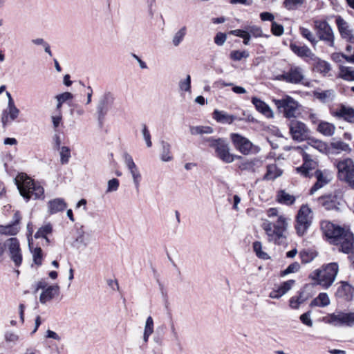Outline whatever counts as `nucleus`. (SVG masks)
Segmentation results:
<instances>
[{
  "mask_svg": "<svg viewBox=\"0 0 354 354\" xmlns=\"http://www.w3.org/2000/svg\"><path fill=\"white\" fill-rule=\"evenodd\" d=\"M267 218H262L261 227L269 243L275 245L283 243L287 239L289 218L277 208L270 207L266 210Z\"/></svg>",
  "mask_w": 354,
  "mask_h": 354,
  "instance_id": "1",
  "label": "nucleus"
},
{
  "mask_svg": "<svg viewBox=\"0 0 354 354\" xmlns=\"http://www.w3.org/2000/svg\"><path fill=\"white\" fill-rule=\"evenodd\" d=\"M15 183L21 195L27 200L44 198L43 187L35 183L26 174H19L15 178Z\"/></svg>",
  "mask_w": 354,
  "mask_h": 354,
  "instance_id": "2",
  "label": "nucleus"
},
{
  "mask_svg": "<svg viewBox=\"0 0 354 354\" xmlns=\"http://www.w3.org/2000/svg\"><path fill=\"white\" fill-rule=\"evenodd\" d=\"M338 270L339 266L337 263H330L313 271L311 277L317 284L324 288H328L334 282Z\"/></svg>",
  "mask_w": 354,
  "mask_h": 354,
  "instance_id": "3",
  "label": "nucleus"
},
{
  "mask_svg": "<svg viewBox=\"0 0 354 354\" xmlns=\"http://www.w3.org/2000/svg\"><path fill=\"white\" fill-rule=\"evenodd\" d=\"M334 167L337 169V178L354 189V160L348 157L335 160Z\"/></svg>",
  "mask_w": 354,
  "mask_h": 354,
  "instance_id": "4",
  "label": "nucleus"
},
{
  "mask_svg": "<svg viewBox=\"0 0 354 354\" xmlns=\"http://www.w3.org/2000/svg\"><path fill=\"white\" fill-rule=\"evenodd\" d=\"M203 141L207 143L209 147L214 149L216 156L225 163H231L236 159L241 158V156L230 152L228 144L222 138H207Z\"/></svg>",
  "mask_w": 354,
  "mask_h": 354,
  "instance_id": "5",
  "label": "nucleus"
},
{
  "mask_svg": "<svg viewBox=\"0 0 354 354\" xmlns=\"http://www.w3.org/2000/svg\"><path fill=\"white\" fill-rule=\"evenodd\" d=\"M313 212L308 205H302L295 217V229L299 236H303L310 227Z\"/></svg>",
  "mask_w": 354,
  "mask_h": 354,
  "instance_id": "6",
  "label": "nucleus"
},
{
  "mask_svg": "<svg viewBox=\"0 0 354 354\" xmlns=\"http://www.w3.org/2000/svg\"><path fill=\"white\" fill-rule=\"evenodd\" d=\"M273 102L281 113L287 118H296L299 114V104L292 97L286 95L280 100H273Z\"/></svg>",
  "mask_w": 354,
  "mask_h": 354,
  "instance_id": "7",
  "label": "nucleus"
},
{
  "mask_svg": "<svg viewBox=\"0 0 354 354\" xmlns=\"http://www.w3.org/2000/svg\"><path fill=\"white\" fill-rule=\"evenodd\" d=\"M324 321L335 326H354V311H335L324 317Z\"/></svg>",
  "mask_w": 354,
  "mask_h": 354,
  "instance_id": "8",
  "label": "nucleus"
},
{
  "mask_svg": "<svg viewBox=\"0 0 354 354\" xmlns=\"http://www.w3.org/2000/svg\"><path fill=\"white\" fill-rule=\"evenodd\" d=\"M230 138L234 147L242 154L257 153L260 147L253 145L247 138L239 133H231Z\"/></svg>",
  "mask_w": 354,
  "mask_h": 354,
  "instance_id": "9",
  "label": "nucleus"
},
{
  "mask_svg": "<svg viewBox=\"0 0 354 354\" xmlns=\"http://www.w3.org/2000/svg\"><path fill=\"white\" fill-rule=\"evenodd\" d=\"M314 27L320 40L329 46H334V33L330 26L324 20H315Z\"/></svg>",
  "mask_w": 354,
  "mask_h": 354,
  "instance_id": "10",
  "label": "nucleus"
},
{
  "mask_svg": "<svg viewBox=\"0 0 354 354\" xmlns=\"http://www.w3.org/2000/svg\"><path fill=\"white\" fill-rule=\"evenodd\" d=\"M289 128L290 133L294 140L302 142L309 139L310 131L305 123L292 120L290 122Z\"/></svg>",
  "mask_w": 354,
  "mask_h": 354,
  "instance_id": "11",
  "label": "nucleus"
},
{
  "mask_svg": "<svg viewBox=\"0 0 354 354\" xmlns=\"http://www.w3.org/2000/svg\"><path fill=\"white\" fill-rule=\"evenodd\" d=\"M122 159L129 172L131 174L134 187L137 192H139L140 183L142 180L141 172L133 161L132 156L127 152L122 154Z\"/></svg>",
  "mask_w": 354,
  "mask_h": 354,
  "instance_id": "12",
  "label": "nucleus"
},
{
  "mask_svg": "<svg viewBox=\"0 0 354 354\" xmlns=\"http://www.w3.org/2000/svg\"><path fill=\"white\" fill-rule=\"evenodd\" d=\"M39 289L43 290L39 297V301L41 304H46L59 295L60 288L57 284L48 286L45 281H40L37 283L36 291Z\"/></svg>",
  "mask_w": 354,
  "mask_h": 354,
  "instance_id": "13",
  "label": "nucleus"
},
{
  "mask_svg": "<svg viewBox=\"0 0 354 354\" xmlns=\"http://www.w3.org/2000/svg\"><path fill=\"white\" fill-rule=\"evenodd\" d=\"M5 245L8 248V255L16 267H19L23 261L19 243L16 238H10L7 240Z\"/></svg>",
  "mask_w": 354,
  "mask_h": 354,
  "instance_id": "14",
  "label": "nucleus"
},
{
  "mask_svg": "<svg viewBox=\"0 0 354 354\" xmlns=\"http://www.w3.org/2000/svg\"><path fill=\"white\" fill-rule=\"evenodd\" d=\"M333 243L338 245L339 247V250L344 253L349 254L353 252L354 237L353 234L348 230H344Z\"/></svg>",
  "mask_w": 354,
  "mask_h": 354,
  "instance_id": "15",
  "label": "nucleus"
},
{
  "mask_svg": "<svg viewBox=\"0 0 354 354\" xmlns=\"http://www.w3.org/2000/svg\"><path fill=\"white\" fill-rule=\"evenodd\" d=\"M315 176L317 181L310 190V194L328 184L333 178V173L328 169H317L315 171Z\"/></svg>",
  "mask_w": 354,
  "mask_h": 354,
  "instance_id": "16",
  "label": "nucleus"
},
{
  "mask_svg": "<svg viewBox=\"0 0 354 354\" xmlns=\"http://www.w3.org/2000/svg\"><path fill=\"white\" fill-rule=\"evenodd\" d=\"M238 168L241 171H248L250 173H256L259 168L263 166V160L259 158H241L238 159Z\"/></svg>",
  "mask_w": 354,
  "mask_h": 354,
  "instance_id": "17",
  "label": "nucleus"
},
{
  "mask_svg": "<svg viewBox=\"0 0 354 354\" xmlns=\"http://www.w3.org/2000/svg\"><path fill=\"white\" fill-rule=\"evenodd\" d=\"M297 149L302 152L304 162L301 166L296 168V171L304 177H310V171L317 168V162L313 160L309 154L304 152L301 147Z\"/></svg>",
  "mask_w": 354,
  "mask_h": 354,
  "instance_id": "18",
  "label": "nucleus"
},
{
  "mask_svg": "<svg viewBox=\"0 0 354 354\" xmlns=\"http://www.w3.org/2000/svg\"><path fill=\"white\" fill-rule=\"evenodd\" d=\"M335 23L342 38L347 41L353 42L354 41L353 30L349 24L341 16L336 17Z\"/></svg>",
  "mask_w": 354,
  "mask_h": 354,
  "instance_id": "19",
  "label": "nucleus"
},
{
  "mask_svg": "<svg viewBox=\"0 0 354 354\" xmlns=\"http://www.w3.org/2000/svg\"><path fill=\"white\" fill-rule=\"evenodd\" d=\"M320 229L323 234L328 239L332 240V242L338 237L339 234L344 230V229L335 225L328 221H322L320 222Z\"/></svg>",
  "mask_w": 354,
  "mask_h": 354,
  "instance_id": "20",
  "label": "nucleus"
},
{
  "mask_svg": "<svg viewBox=\"0 0 354 354\" xmlns=\"http://www.w3.org/2000/svg\"><path fill=\"white\" fill-rule=\"evenodd\" d=\"M114 97L110 92L104 93L99 99L97 104V113L99 119H103L109 111V106L113 103Z\"/></svg>",
  "mask_w": 354,
  "mask_h": 354,
  "instance_id": "21",
  "label": "nucleus"
},
{
  "mask_svg": "<svg viewBox=\"0 0 354 354\" xmlns=\"http://www.w3.org/2000/svg\"><path fill=\"white\" fill-rule=\"evenodd\" d=\"M332 115L339 119H343L349 123H354V109L342 104L332 112Z\"/></svg>",
  "mask_w": 354,
  "mask_h": 354,
  "instance_id": "22",
  "label": "nucleus"
},
{
  "mask_svg": "<svg viewBox=\"0 0 354 354\" xmlns=\"http://www.w3.org/2000/svg\"><path fill=\"white\" fill-rule=\"evenodd\" d=\"M159 158L163 162H171L174 159L171 145L165 140H160Z\"/></svg>",
  "mask_w": 354,
  "mask_h": 354,
  "instance_id": "23",
  "label": "nucleus"
},
{
  "mask_svg": "<svg viewBox=\"0 0 354 354\" xmlns=\"http://www.w3.org/2000/svg\"><path fill=\"white\" fill-rule=\"evenodd\" d=\"M330 149L332 150V152L335 154L341 153L348 154L352 151V149L349 144L337 138H333L332 140L330 143Z\"/></svg>",
  "mask_w": 354,
  "mask_h": 354,
  "instance_id": "24",
  "label": "nucleus"
},
{
  "mask_svg": "<svg viewBox=\"0 0 354 354\" xmlns=\"http://www.w3.org/2000/svg\"><path fill=\"white\" fill-rule=\"evenodd\" d=\"M313 65V71L323 75H326L330 71V65L328 62L317 57L315 55L309 62Z\"/></svg>",
  "mask_w": 354,
  "mask_h": 354,
  "instance_id": "25",
  "label": "nucleus"
},
{
  "mask_svg": "<svg viewBox=\"0 0 354 354\" xmlns=\"http://www.w3.org/2000/svg\"><path fill=\"white\" fill-rule=\"evenodd\" d=\"M304 77L303 69L299 66H292L286 72L288 83L299 84Z\"/></svg>",
  "mask_w": 354,
  "mask_h": 354,
  "instance_id": "26",
  "label": "nucleus"
},
{
  "mask_svg": "<svg viewBox=\"0 0 354 354\" xmlns=\"http://www.w3.org/2000/svg\"><path fill=\"white\" fill-rule=\"evenodd\" d=\"M294 283V280H288L282 283L277 289L270 292L269 297L272 299H279L292 288Z\"/></svg>",
  "mask_w": 354,
  "mask_h": 354,
  "instance_id": "27",
  "label": "nucleus"
},
{
  "mask_svg": "<svg viewBox=\"0 0 354 354\" xmlns=\"http://www.w3.org/2000/svg\"><path fill=\"white\" fill-rule=\"evenodd\" d=\"M290 48L297 56L307 58L308 62L314 57L315 54L306 46H298L296 44H290Z\"/></svg>",
  "mask_w": 354,
  "mask_h": 354,
  "instance_id": "28",
  "label": "nucleus"
},
{
  "mask_svg": "<svg viewBox=\"0 0 354 354\" xmlns=\"http://www.w3.org/2000/svg\"><path fill=\"white\" fill-rule=\"evenodd\" d=\"M252 102L256 109L266 118H271L273 117V112L272 109L266 102L256 97H253L252 98Z\"/></svg>",
  "mask_w": 354,
  "mask_h": 354,
  "instance_id": "29",
  "label": "nucleus"
},
{
  "mask_svg": "<svg viewBox=\"0 0 354 354\" xmlns=\"http://www.w3.org/2000/svg\"><path fill=\"white\" fill-rule=\"evenodd\" d=\"M67 207V204L63 198H57L48 203V212L50 214L64 211Z\"/></svg>",
  "mask_w": 354,
  "mask_h": 354,
  "instance_id": "30",
  "label": "nucleus"
},
{
  "mask_svg": "<svg viewBox=\"0 0 354 354\" xmlns=\"http://www.w3.org/2000/svg\"><path fill=\"white\" fill-rule=\"evenodd\" d=\"M336 127L334 124L326 121H321L317 127V131L324 136L330 137L334 135Z\"/></svg>",
  "mask_w": 354,
  "mask_h": 354,
  "instance_id": "31",
  "label": "nucleus"
},
{
  "mask_svg": "<svg viewBox=\"0 0 354 354\" xmlns=\"http://www.w3.org/2000/svg\"><path fill=\"white\" fill-rule=\"evenodd\" d=\"M354 293V288L346 282H342V285L337 290V295L346 300H351Z\"/></svg>",
  "mask_w": 354,
  "mask_h": 354,
  "instance_id": "32",
  "label": "nucleus"
},
{
  "mask_svg": "<svg viewBox=\"0 0 354 354\" xmlns=\"http://www.w3.org/2000/svg\"><path fill=\"white\" fill-rule=\"evenodd\" d=\"M313 95L322 102L326 103L333 100L335 96V92L333 89L325 91L317 90L314 91Z\"/></svg>",
  "mask_w": 354,
  "mask_h": 354,
  "instance_id": "33",
  "label": "nucleus"
},
{
  "mask_svg": "<svg viewBox=\"0 0 354 354\" xmlns=\"http://www.w3.org/2000/svg\"><path fill=\"white\" fill-rule=\"evenodd\" d=\"M213 118L218 122L230 124L235 120L236 117L223 111L215 110L213 113Z\"/></svg>",
  "mask_w": 354,
  "mask_h": 354,
  "instance_id": "34",
  "label": "nucleus"
},
{
  "mask_svg": "<svg viewBox=\"0 0 354 354\" xmlns=\"http://www.w3.org/2000/svg\"><path fill=\"white\" fill-rule=\"evenodd\" d=\"M154 331V322L152 317L149 316L145 324V328L142 335V342L143 345H146L149 339L150 336Z\"/></svg>",
  "mask_w": 354,
  "mask_h": 354,
  "instance_id": "35",
  "label": "nucleus"
},
{
  "mask_svg": "<svg viewBox=\"0 0 354 354\" xmlns=\"http://www.w3.org/2000/svg\"><path fill=\"white\" fill-rule=\"evenodd\" d=\"M283 174L282 169L277 167L275 164L268 165L267 166V171L263 177L266 180H274L277 178L281 176Z\"/></svg>",
  "mask_w": 354,
  "mask_h": 354,
  "instance_id": "36",
  "label": "nucleus"
},
{
  "mask_svg": "<svg viewBox=\"0 0 354 354\" xmlns=\"http://www.w3.org/2000/svg\"><path fill=\"white\" fill-rule=\"evenodd\" d=\"M8 115L2 117V122L3 124H6L9 122V120L11 121L17 119L19 114V109L15 106V102L8 104L7 111Z\"/></svg>",
  "mask_w": 354,
  "mask_h": 354,
  "instance_id": "37",
  "label": "nucleus"
},
{
  "mask_svg": "<svg viewBox=\"0 0 354 354\" xmlns=\"http://www.w3.org/2000/svg\"><path fill=\"white\" fill-rule=\"evenodd\" d=\"M295 197L286 192L285 190H280L277 195V201L283 205H290L295 202Z\"/></svg>",
  "mask_w": 354,
  "mask_h": 354,
  "instance_id": "38",
  "label": "nucleus"
},
{
  "mask_svg": "<svg viewBox=\"0 0 354 354\" xmlns=\"http://www.w3.org/2000/svg\"><path fill=\"white\" fill-rule=\"evenodd\" d=\"M328 295L325 292H322L315 298L310 303V306L326 307L330 304Z\"/></svg>",
  "mask_w": 354,
  "mask_h": 354,
  "instance_id": "39",
  "label": "nucleus"
},
{
  "mask_svg": "<svg viewBox=\"0 0 354 354\" xmlns=\"http://www.w3.org/2000/svg\"><path fill=\"white\" fill-rule=\"evenodd\" d=\"M53 232V226L50 223H46L42 225L41 227L38 229L37 232L35 234V239L44 238L46 239L47 243H49V239L47 236L51 234Z\"/></svg>",
  "mask_w": 354,
  "mask_h": 354,
  "instance_id": "40",
  "label": "nucleus"
},
{
  "mask_svg": "<svg viewBox=\"0 0 354 354\" xmlns=\"http://www.w3.org/2000/svg\"><path fill=\"white\" fill-rule=\"evenodd\" d=\"M55 98L57 101L56 110L60 111L62 104L68 100H71L73 98V95L70 92H64L55 95Z\"/></svg>",
  "mask_w": 354,
  "mask_h": 354,
  "instance_id": "41",
  "label": "nucleus"
},
{
  "mask_svg": "<svg viewBox=\"0 0 354 354\" xmlns=\"http://www.w3.org/2000/svg\"><path fill=\"white\" fill-rule=\"evenodd\" d=\"M306 0H283V6L288 10H296L301 8Z\"/></svg>",
  "mask_w": 354,
  "mask_h": 354,
  "instance_id": "42",
  "label": "nucleus"
},
{
  "mask_svg": "<svg viewBox=\"0 0 354 354\" xmlns=\"http://www.w3.org/2000/svg\"><path fill=\"white\" fill-rule=\"evenodd\" d=\"M339 77L346 81H354V68L342 66L339 70Z\"/></svg>",
  "mask_w": 354,
  "mask_h": 354,
  "instance_id": "43",
  "label": "nucleus"
},
{
  "mask_svg": "<svg viewBox=\"0 0 354 354\" xmlns=\"http://www.w3.org/2000/svg\"><path fill=\"white\" fill-rule=\"evenodd\" d=\"M187 34V27L183 26L181 27L174 35L172 38V44L177 47L178 46L182 41L184 40V38Z\"/></svg>",
  "mask_w": 354,
  "mask_h": 354,
  "instance_id": "44",
  "label": "nucleus"
},
{
  "mask_svg": "<svg viewBox=\"0 0 354 354\" xmlns=\"http://www.w3.org/2000/svg\"><path fill=\"white\" fill-rule=\"evenodd\" d=\"M189 132L192 135L211 134L213 133V129L210 127L205 126H191Z\"/></svg>",
  "mask_w": 354,
  "mask_h": 354,
  "instance_id": "45",
  "label": "nucleus"
},
{
  "mask_svg": "<svg viewBox=\"0 0 354 354\" xmlns=\"http://www.w3.org/2000/svg\"><path fill=\"white\" fill-rule=\"evenodd\" d=\"M230 34L242 38L243 39V42L245 45H248L250 44V34L248 31L246 30V29L233 30L230 32Z\"/></svg>",
  "mask_w": 354,
  "mask_h": 354,
  "instance_id": "46",
  "label": "nucleus"
},
{
  "mask_svg": "<svg viewBox=\"0 0 354 354\" xmlns=\"http://www.w3.org/2000/svg\"><path fill=\"white\" fill-rule=\"evenodd\" d=\"M306 297L300 293L298 296L292 297L290 299V306L293 309H298L301 304H304Z\"/></svg>",
  "mask_w": 354,
  "mask_h": 354,
  "instance_id": "47",
  "label": "nucleus"
},
{
  "mask_svg": "<svg viewBox=\"0 0 354 354\" xmlns=\"http://www.w3.org/2000/svg\"><path fill=\"white\" fill-rule=\"evenodd\" d=\"M250 56L247 50H232L230 53V58L233 61H240L242 59H246Z\"/></svg>",
  "mask_w": 354,
  "mask_h": 354,
  "instance_id": "48",
  "label": "nucleus"
},
{
  "mask_svg": "<svg viewBox=\"0 0 354 354\" xmlns=\"http://www.w3.org/2000/svg\"><path fill=\"white\" fill-rule=\"evenodd\" d=\"M19 231L17 224L0 225V233L7 235H15Z\"/></svg>",
  "mask_w": 354,
  "mask_h": 354,
  "instance_id": "49",
  "label": "nucleus"
},
{
  "mask_svg": "<svg viewBox=\"0 0 354 354\" xmlns=\"http://www.w3.org/2000/svg\"><path fill=\"white\" fill-rule=\"evenodd\" d=\"M59 149L61 163L62 165L67 164L71 158V149L66 146L61 147Z\"/></svg>",
  "mask_w": 354,
  "mask_h": 354,
  "instance_id": "50",
  "label": "nucleus"
},
{
  "mask_svg": "<svg viewBox=\"0 0 354 354\" xmlns=\"http://www.w3.org/2000/svg\"><path fill=\"white\" fill-rule=\"evenodd\" d=\"M253 250L256 255L263 259H268L269 256L266 252L262 251V244L260 241H255L253 243Z\"/></svg>",
  "mask_w": 354,
  "mask_h": 354,
  "instance_id": "51",
  "label": "nucleus"
},
{
  "mask_svg": "<svg viewBox=\"0 0 354 354\" xmlns=\"http://www.w3.org/2000/svg\"><path fill=\"white\" fill-rule=\"evenodd\" d=\"M91 235L88 233H86L82 232L77 238L76 242L79 244L80 246H82L84 248L86 247L91 241Z\"/></svg>",
  "mask_w": 354,
  "mask_h": 354,
  "instance_id": "52",
  "label": "nucleus"
},
{
  "mask_svg": "<svg viewBox=\"0 0 354 354\" xmlns=\"http://www.w3.org/2000/svg\"><path fill=\"white\" fill-rule=\"evenodd\" d=\"M299 32L301 35L308 39L312 44L315 45L317 43V41L314 36L313 33L308 28L301 27L299 28Z\"/></svg>",
  "mask_w": 354,
  "mask_h": 354,
  "instance_id": "53",
  "label": "nucleus"
},
{
  "mask_svg": "<svg viewBox=\"0 0 354 354\" xmlns=\"http://www.w3.org/2000/svg\"><path fill=\"white\" fill-rule=\"evenodd\" d=\"M323 205L328 210L339 209V203H336L335 196L326 198Z\"/></svg>",
  "mask_w": 354,
  "mask_h": 354,
  "instance_id": "54",
  "label": "nucleus"
},
{
  "mask_svg": "<svg viewBox=\"0 0 354 354\" xmlns=\"http://www.w3.org/2000/svg\"><path fill=\"white\" fill-rule=\"evenodd\" d=\"M119 186H120L119 180L117 178H112V179L109 180L107 183V189H106V192L110 193V192H116L118 189Z\"/></svg>",
  "mask_w": 354,
  "mask_h": 354,
  "instance_id": "55",
  "label": "nucleus"
},
{
  "mask_svg": "<svg viewBox=\"0 0 354 354\" xmlns=\"http://www.w3.org/2000/svg\"><path fill=\"white\" fill-rule=\"evenodd\" d=\"M142 134L143 138L146 142L147 147L149 148L152 146V142L151 140L150 132H149L146 124H142Z\"/></svg>",
  "mask_w": 354,
  "mask_h": 354,
  "instance_id": "56",
  "label": "nucleus"
},
{
  "mask_svg": "<svg viewBox=\"0 0 354 354\" xmlns=\"http://www.w3.org/2000/svg\"><path fill=\"white\" fill-rule=\"evenodd\" d=\"M5 340L7 342L16 344L19 340V335L14 331H7L4 335Z\"/></svg>",
  "mask_w": 354,
  "mask_h": 354,
  "instance_id": "57",
  "label": "nucleus"
},
{
  "mask_svg": "<svg viewBox=\"0 0 354 354\" xmlns=\"http://www.w3.org/2000/svg\"><path fill=\"white\" fill-rule=\"evenodd\" d=\"M310 145L320 152H324L326 150V144L319 140H311Z\"/></svg>",
  "mask_w": 354,
  "mask_h": 354,
  "instance_id": "58",
  "label": "nucleus"
},
{
  "mask_svg": "<svg viewBox=\"0 0 354 354\" xmlns=\"http://www.w3.org/2000/svg\"><path fill=\"white\" fill-rule=\"evenodd\" d=\"M246 30L250 34V37H259L262 36V30L261 28L257 26H249L246 28Z\"/></svg>",
  "mask_w": 354,
  "mask_h": 354,
  "instance_id": "59",
  "label": "nucleus"
},
{
  "mask_svg": "<svg viewBox=\"0 0 354 354\" xmlns=\"http://www.w3.org/2000/svg\"><path fill=\"white\" fill-rule=\"evenodd\" d=\"M179 86L182 91H189V92L190 91L191 77L189 75H187L185 80L180 81Z\"/></svg>",
  "mask_w": 354,
  "mask_h": 354,
  "instance_id": "60",
  "label": "nucleus"
},
{
  "mask_svg": "<svg viewBox=\"0 0 354 354\" xmlns=\"http://www.w3.org/2000/svg\"><path fill=\"white\" fill-rule=\"evenodd\" d=\"M33 261L37 265L41 264L42 251L40 248H35L32 251Z\"/></svg>",
  "mask_w": 354,
  "mask_h": 354,
  "instance_id": "61",
  "label": "nucleus"
},
{
  "mask_svg": "<svg viewBox=\"0 0 354 354\" xmlns=\"http://www.w3.org/2000/svg\"><path fill=\"white\" fill-rule=\"evenodd\" d=\"M227 39V35L223 32H218L214 38V43L219 46H223Z\"/></svg>",
  "mask_w": 354,
  "mask_h": 354,
  "instance_id": "62",
  "label": "nucleus"
},
{
  "mask_svg": "<svg viewBox=\"0 0 354 354\" xmlns=\"http://www.w3.org/2000/svg\"><path fill=\"white\" fill-rule=\"evenodd\" d=\"M271 31L273 35L280 36L283 33V27L282 25L278 24L275 21H272Z\"/></svg>",
  "mask_w": 354,
  "mask_h": 354,
  "instance_id": "63",
  "label": "nucleus"
},
{
  "mask_svg": "<svg viewBox=\"0 0 354 354\" xmlns=\"http://www.w3.org/2000/svg\"><path fill=\"white\" fill-rule=\"evenodd\" d=\"M310 311H308V312H306L304 314H302L301 316H300V320L301 322L309 326V327H312L313 326V321L310 318Z\"/></svg>",
  "mask_w": 354,
  "mask_h": 354,
  "instance_id": "64",
  "label": "nucleus"
}]
</instances>
